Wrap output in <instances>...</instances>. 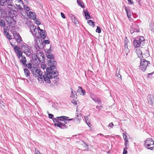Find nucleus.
I'll return each instance as SVG.
<instances>
[{
  "instance_id": "obj_1",
  "label": "nucleus",
  "mask_w": 154,
  "mask_h": 154,
  "mask_svg": "<svg viewBox=\"0 0 154 154\" xmlns=\"http://www.w3.org/2000/svg\"><path fill=\"white\" fill-rule=\"evenodd\" d=\"M47 63L49 67L46 68V72L44 74L38 69L34 65L32 66L31 69L33 75L35 77L38 76L39 81H43L46 83H50L51 82L56 85H57L59 82V78L58 77V72L54 69L57 68V62L54 60V57L53 55L51 53L46 54Z\"/></svg>"
},
{
  "instance_id": "obj_2",
  "label": "nucleus",
  "mask_w": 154,
  "mask_h": 154,
  "mask_svg": "<svg viewBox=\"0 0 154 154\" xmlns=\"http://www.w3.org/2000/svg\"><path fill=\"white\" fill-rule=\"evenodd\" d=\"M145 39L143 36H139L134 38L133 42V46L134 48L143 46L144 43Z\"/></svg>"
},
{
  "instance_id": "obj_3",
  "label": "nucleus",
  "mask_w": 154,
  "mask_h": 154,
  "mask_svg": "<svg viewBox=\"0 0 154 154\" xmlns=\"http://www.w3.org/2000/svg\"><path fill=\"white\" fill-rule=\"evenodd\" d=\"M38 48H37V47L35 46V51L36 53L38 54H40V57H39L37 56H36L35 60L37 61V63H39L41 62L44 63L45 62V56L43 53V52L41 51L40 50H38Z\"/></svg>"
},
{
  "instance_id": "obj_4",
  "label": "nucleus",
  "mask_w": 154,
  "mask_h": 154,
  "mask_svg": "<svg viewBox=\"0 0 154 154\" xmlns=\"http://www.w3.org/2000/svg\"><path fill=\"white\" fill-rule=\"evenodd\" d=\"M5 20L11 28L10 29L13 30H14L16 22L14 19L9 16H7L5 17Z\"/></svg>"
},
{
  "instance_id": "obj_5",
  "label": "nucleus",
  "mask_w": 154,
  "mask_h": 154,
  "mask_svg": "<svg viewBox=\"0 0 154 154\" xmlns=\"http://www.w3.org/2000/svg\"><path fill=\"white\" fill-rule=\"evenodd\" d=\"M144 145L146 148L150 150H152L154 148V141L152 138H148L146 140Z\"/></svg>"
},
{
  "instance_id": "obj_6",
  "label": "nucleus",
  "mask_w": 154,
  "mask_h": 154,
  "mask_svg": "<svg viewBox=\"0 0 154 154\" xmlns=\"http://www.w3.org/2000/svg\"><path fill=\"white\" fill-rule=\"evenodd\" d=\"M150 64L149 61L146 60L144 59H142L140 60V67L143 71H145L147 67Z\"/></svg>"
},
{
  "instance_id": "obj_7",
  "label": "nucleus",
  "mask_w": 154,
  "mask_h": 154,
  "mask_svg": "<svg viewBox=\"0 0 154 154\" xmlns=\"http://www.w3.org/2000/svg\"><path fill=\"white\" fill-rule=\"evenodd\" d=\"M21 49L23 52L25 53L27 56L31 55L32 53V51L30 47L27 45H22L21 46Z\"/></svg>"
},
{
  "instance_id": "obj_8",
  "label": "nucleus",
  "mask_w": 154,
  "mask_h": 154,
  "mask_svg": "<svg viewBox=\"0 0 154 154\" xmlns=\"http://www.w3.org/2000/svg\"><path fill=\"white\" fill-rule=\"evenodd\" d=\"M30 31L34 37L38 38L39 36V30L36 29V27L34 25H32L30 26Z\"/></svg>"
},
{
  "instance_id": "obj_9",
  "label": "nucleus",
  "mask_w": 154,
  "mask_h": 154,
  "mask_svg": "<svg viewBox=\"0 0 154 154\" xmlns=\"http://www.w3.org/2000/svg\"><path fill=\"white\" fill-rule=\"evenodd\" d=\"M140 29L139 26L136 24L134 23L132 25V26L130 29V32L131 33H133L134 32H139Z\"/></svg>"
},
{
  "instance_id": "obj_10",
  "label": "nucleus",
  "mask_w": 154,
  "mask_h": 154,
  "mask_svg": "<svg viewBox=\"0 0 154 154\" xmlns=\"http://www.w3.org/2000/svg\"><path fill=\"white\" fill-rule=\"evenodd\" d=\"M34 42L35 44V46L37 47V48H38V50H40L41 49H42L43 48V46L42 45H41V44L42 45V43L41 42H38V41L39 42H40V41L38 40V39L39 38V36L38 38H37V37H34Z\"/></svg>"
},
{
  "instance_id": "obj_11",
  "label": "nucleus",
  "mask_w": 154,
  "mask_h": 154,
  "mask_svg": "<svg viewBox=\"0 0 154 154\" xmlns=\"http://www.w3.org/2000/svg\"><path fill=\"white\" fill-rule=\"evenodd\" d=\"M13 34L14 38L16 39L17 42L20 43L22 40L19 33L16 31H13Z\"/></svg>"
},
{
  "instance_id": "obj_12",
  "label": "nucleus",
  "mask_w": 154,
  "mask_h": 154,
  "mask_svg": "<svg viewBox=\"0 0 154 154\" xmlns=\"http://www.w3.org/2000/svg\"><path fill=\"white\" fill-rule=\"evenodd\" d=\"M147 99L148 103L153 106L154 103V97L152 94H149L147 96Z\"/></svg>"
},
{
  "instance_id": "obj_13",
  "label": "nucleus",
  "mask_w": 154,
  "mask_h": 154,
  "mask_svg": "<svg viewBox=\"0 0 154 154\" xmlns=\"http://www.w3.org/2000/svg\"><path fill=\"white\" fill-rule=\"evenodd\" d=\"M54 125L55 126H57L61 129H64L67 128H68V126L66 125V124H63L60 122L57 123H55Z\"/></svg>"
},
{
  "instance_id": "obj_14",
  "label": "nucleus",
  "mask_w": 154,
  "mask_h": 154,
  "mask_svg": "<svg viewBox=\"0 0 154 154\" xmlns=\"http://www.w3.org/2000/svg\"><path fill=\"white\" fill-rule=\"evenodd\" d=\"M81 119L78 114L76 115V116L74 118L68 119H67V120L68 121L73 120L76 123H79L80 122Z\"/></svg>"
},
{
  "instance_id": "obj_15",
  "label": "nucleus",
  "mask_w": 154,
  "mask_h": 154,
  "mask_svg": "<svg viewBox=\"0 0 154 154\" xmlns=\"http://www.w3.org/2000/svg\"><path fill=\"white\" fill-rule=\"evenodd\" d=\"M46 32L45 30H40V32H39V36H40L43 39L45 38L46 37Z\"/></svg>"
},
{
  "instance_id": "obj_16",
  "label": "nucleus",
  "mask_w": 154,
  "mask_h": 154,
  "mask_svg": "<svg viewBox=\"0 0 154 154\" xmlns=\"http://www.w3.org/2000/svg\"><path fill=\"white\" fill-rule=\"evenodd\" d=\"M77 92L80 93L81 95H84L85 94V91L83 90L82 87L80 86L78 87V89L77 91Z\"/></svg>"
},
{
  "instance_id": "obj_17",
  "label": "nucleus",
  "mask_w": 154,
  "mask_h": 154,
  "mask_svg": "<svg viewBox=\"0 0 154 154\" xmlns=\"http://www.w3.org/2000/svg\"><path fill=\"white\" fill-rule=\"evenodd\" d=\"M91 97L92 100L96 103H97L100 104H101V101L99 98H98L96 97H94V96H92Z\"/></svg>"
},
{
  "instance_id": "obj_18",
  "label": "nucleus",
  "mask_w": 154,
  "mask_h": 154,
  "mask_svg": "<svg viewBox=\"0 0 154 154\" xmlns=\"http://www.w3.org/2000/svg\"><path fill=\"white\" fill-rule=\"evenodd\" d=\"M29 14L28 15L30 16V18L32 19L35 20L36 19V16L34 12L30 11L29 12Z\"/></svg>"
},
{
  "instance_id": "obj_19",
  "label": "nucleus",
  "mask_w": 154,
  "mask_h": 154,
  "mask_svg": "<svg viewBox=\"0 0 154 154\" xmlns=\"http://www.w3.org/2000/svg\"><path fill=\"white\" fill-rule=\"evenodd\" d=\"M26 58L24 56L22 57V58L20 60V62L22 63L23 66H24V65H26Z\"/></svg>"
},
{
  "instance_id": "obj_20",
  "label": "nucleus",
  "mask_w": 154,
  "mask_h": 154,
  "mask_svg": "<svg viewBox=\"0 0 154 154\" xmlns=\"http://www.w3.org/2000/svg\"><path fill=\"white\" fill-rule=\"evenodd\" d=\"M57 118L58 120L61 121H66L67 119L69 118V117L67 116H62L60 117H57Z\"/></svg>"
},
{
  "instance_id": "obj_21",
  "label": "nucleus",
  "mask_w": 154,
  "mask_h": 154,
  "mask_svg": "<svg viewBox=\"0 0 154 154\" xmlns=\"http://www.w3.org/2000/svg\"><path fill=\"white\" fill-rule=\"evenodd\" d=\"M71 95L70 96L72 98H76L77 94L75 91L73 90L72 88H71Z\"/></svg>"
},
{
  "instance_id": "obj_22",
  "label": "nucleus",
  "mask_w": 154,
  "mask_h": 154,
  "mask_svg": "<svg viewBox=\"0 0 154 154\" xmlns=\"http://www.w3.org/2000/svg\"><path fill=\"white\" fill-rule=\"evenodd\" d=\"M14 4L13 2H11V3H9L8 5V7L12 10L16 11L15 6H14Z\"/></svg>"
},
{
  "instance_id": "obj_23",
  "label": "nucleus",
  "mask_w": 154,
  "mask_h": 154,
  "mask_svg": "<svg viewBox=\"0 0 154 154\" xmlns=\"http://www.w3.org/2000/svg\"><path fill=\"white\" fill-rule=\"evenodd\" d=\"M24 74L26 77H29L30 75V73L28 69L27 68H25L24 69Z\"/></svg>"
},
{
  "instance_id": "obj_24",
  "label": "nucleus",
  "mask_w": 154,
  "mask_h": 154,
  "mask_svg": "<svg viewBox=\"0 0 154 154\" xmlns=\"http://www.w3.org/2000/svg\"><path fill=\"white\" fill-rule=\"evenodd\" d=\"M70 17L72 20L73 23L76 24L77 22H78V20L72 14H71L70 15Z\"/></svg>"
},
{
  "instance_id": "obj_25",
  "label": "nucleus",
  "mask_w": 154,
  "mask_h": 154,
  "mask_svg": "<svg viewBox=\"0 0 154 154\" xmlns=\"http://www.w3.org/2000/svg\"><path fill=\"white\" fill-rule=\"evenodd\" d=\"M8 0H0V5L1 6H4L7 5L9 3L7 2Z\"/></svg>"
},
{
  "instance_id": "obj_26",
  "label": "nucleus",
  "mask_w": 154,
  "mask_h": 154,
  "mask_svg": "<svg viewBox=\"0 0 154 154\" xmlns=\"http://www.w3.org/2000/svg\"><path fill=\"white\" fill-rule=\"evenodd\" d=\"M84 12L86 18V19H89L90 17L89 12L88 11H84Z\"/></svg>"
},
{
  "instance_id": "obj_27",
  "label": "nucleus",
  "mask_w": 154,
  "mask_h": 154,
  "mask_svg": "<svg viewBox=\"0 0 154 154\" xmlns=\"http://www.w3.org/2000/svg\"><path fill=\"white\" fill-rule=\"evenodd\" d=\"M89 116V115L88 116H84V118L88 126H89V125H90V122L88 118V116Z\"/></svg>"
},
{
  "instance_id": "obj_28",
  "label": "nucleus",
  "mask_w": 154,
  "mask_h": 154,
  "mask_svg": "<svg viewBox=\"0 0 154 154\" xmlns=\"http://www.w3.org/2000/svg\"><path fill=\"white\" fill-rule=\"evenodd\" d=\"M77 2L79 5L80 6L83 8H84V4L81 1L77 0Z\"/></svg>"
},
{
  "instance_id": "obj_29",
  "label": "nucleus",
  "mask_w": 154,
  "mask_h": 154,
  "mask_svg": "<svg viewBox=\"0 0 154 154\" xmlns=\"http://www.w3.org/2000/svg\"><path fill=\"white\" fill-rule=\"evenodd\" d=\"M0 26L1 27H5V21L0 18Z\"/></svg>"
},
{
  "instance_id": "obj_30",
  "label": "nucleus",
  "mask_w": 154,
  "mask_h": 154,
  "mask_svg": "<svg viewBox=\"0 0 154 154\" xmlns=\"http://www.w3.org/2000/svg\"><path fill=\"white\" fill-rule=\"evenodd\" d=\"M26 67L28 69H32V65L31 63H28L27 64H26V65L24 66Z\"/></svg>"
},
{
  "instance_id": "obj_31",
  "label": "nucleus",
  "mask_w": 154,
  "mask_h": 154,
  "mask_svg": "<svg viewBox=\"0 0 154 154\" xmlns=\"http://www.w3.org/2000/svg\"><path fill=\"white\" fill-rule=\"evenodd\" d=\"M5 10L3 9H0V14L1 17H4V14H5Z\"/></svg>"
},
{
  "instance_id": "obj_32",
  "label": "nucleus",
  "mask_w": 154,
  "mask_h": 154,
  "mask_svg": "<svg viewBox=\"0 0 154 154\" xmlns=\"http://www.w3.org/2000/svg\"><path fill=\"white\" fill-rule=\"evenodd\" d=\"M87 23L89 25L92 27L95 26V23L91 20H88Z\"/></svg>"
},
{
  "instance_id": "obj_33",
  "label": "nucleus",
  "mask_w": 154,
  "mask_h": 154,
  "mask_svg": "<svg viewBox=\"0 0 154 154\" xmlns=\"http://www.w3.org/2000/svg\"><path fill=\"white\" fill-rule=\"evenodd\" d=\"M118 69V68H117V69L116 70L115 75L118 78H120V79H121V76L119 74V70L118 72L117 71Z\"/></svg>"
},
{
  "instance_id": "obj_34",
  "label": "nucleus",
  "mask_w": 154,
  "mask_h": 154,
  "mask_svg": "<svg viewBox=\"0 0 154 154\" xmlns=\"http://www.w3.org/2000/svg\"><path fill=\"white\" fill-rule=\"evenodd\" d=\"M137 54L138 55V56L139 57H141L142 54V52L140 50H136Z\"/></svg>"
},
{
  "instance_id": "obj_35",
  "label": "nucleus",
  "mask_w": 154,
  "mask_h": 154,
  "mask_svg": "<svg viewBox=\"0 0 154 154\" xmlns=\"http://www.w3.org/2000/svg\"><path fill=\"white\" fill-rule=\"evenodd\" d=\"M14 51L16 53L21 50L20 48L17 46H15L14 48Z\"/></svg>"
},
{
  "instance_id": "obj_36",
  "label": "nucleus",
  "mask_w": 154,
  "mask_h": 154,
  "mask_svg": "<svg viewBox=\"0 0 154 154\" xmlns=\"http://www.w3.org/2000/svg\"><path fill=\"white\" fill-rule=\"evenodd\" d=\"M17 53V56H18L19 58H20V57L23 56H22L23 52L22 51H21V50L19 51Z\"/></svg>"
},
{
  "instance_id": "obj_37",
  "label": "nucleus",
  "mask_w": 154,
  "mask_h": 154,
  "mask_svg": "<svg viewBox=\"0 0 154 154\" xmlns=\"http://www.w3.org/2000/svg\"><path fill=\"white\" fill-rule=\"evenodd\" d=\"M125 9L126 13H127V14L128 17H129L131 15L130 11L128 10L127 9V8L126 7H125Z\"/></svg>"
},
{
  "instance_id": "obj_38",
  "label": "nucleus",
  "mask_w": 154,
  "mask_h": 154,
  "mask_svg": "<svg viewBox=\"0 0 154 154\" xmlns=\"http://www.w3.org/2000/svg\"><path fill=\"white\" fill-rule=\"evenodd\" d=\"M149 26H150V28H149L152 31V32L154 33V29L153 27V26H152V23H149Z\"/></svg>"
},
{
  "instance_id": "obj_39",
  "label": "nucleus",
  "mask_w": 154,
  "mask_h": 154,
  "mask_svg": "<svg viewBox=\"0 0 154 154\" xmlns=\"http://www.w3.org/2000/svg\"><path fill=\"white\" fill-rule=\"evenodd\" d=\"M101 30L99 26H97L96 30V32L100 33L101 32Z\"/></svg>"
},
{
  "instance_id": "obj_40",
  "label": "nucleus",
  "mask_w": 154,
  "mask_h": 154,
  "mask_svg": "<svg viewBox=\"0 0 154 154\" xmlns=\"http://www.w3.org/2000/svg\"><path fill=\"white\" fill-rule=\"evenodd\" d=\"M128 147H127V146H125V148H124V150L123 151V154H126L127 153V149L128 148Z\"/></svg>"
},
{
  "instance_id": "obj_41",
  "label": "nucleus",
  "mask_w": 154,
  "mask_h": 154,
  "mask_svg": "<svg viewBox=\"0 0 154 154\" xmlns=\"http://www.w3.org/2000/svg\"><path fill=\"white\" fill-rule=\"evenodd\" d=\"M127 43L128 42H127V41H125V50H126V51H127V50H128V46H127Z\"/></svg>"
},
{
  "instance_id": "obj_42",
  "label": "nucleus",
  "mask_w": 154,
  "mask_h": 154,
  "mask_svg": "<svg viewBox=\"0 0 154 154\" xmlns=\"http://www.w3.org/2000/svg\"><path fill=\"white\" fill-rule=\"evenodd\" d=\"M17 8V10L19 9L20 10H21L22 9V7H21V6L20 5H17L16 4H15Z\"/></svg>"
},
{
  "instance_id": "obj_43",
  "label": "nucleus",
  "mask_w": 154,
  "mask_h": 154,
  "mask_svg": "<svg viewBox=\"0 0 154 154\" xmlns=\"http://www.w3.org/2000/svg\"><path fill=\"white\" fill-rule=\"evenodd\" d=\"M57 118H53L52 119L54 122H55V123H57L59 121L58 120H57Z\"/></svg>"
},
{
  "instance_id": "obj_44",
  "label": "nucleus",
  "mask_w": 154,
  "mask_h": 154,
  "mask_svg": "<svg viewBox=\"0 0 154 154\" xmlns=\"http://www.w3.org/2000/svg\"><path fill=\"white\" fill-rule=\"evenodd\" d=\"M46 65L45 64H42L41 65V68L43 69H45L46 68Z\"/></svg>"
},
{
  "instance_id": "obj_45",
  "label": "nucleus",
  "mask_w": 154,
  "mask_h": 154,
  "mask_svg": "<svg viewBox=\"0 0 154 154\" xmlns=\"http://www.w3.org/2000/svg\"><path fill=\"white\" fill-rule=\"evenodd\" d=\"M125 146H127V144H128V139H127V140H125Z\"/></svg>"
},
{
  "instance_id": "obj_46",
  "label": "nucleus",
  "mask_w": 154,
  "mask_h": 154,
  "mask_svg": "<svg viewBox=\"0 0 154 154\" xmlns=\"http://www.w3.org/2000/svg\"><path fill=\"white\" fill-rule=\"evenodd\" d=\"M49 118L50 119H53L54 116V115L48 113Z\"/></svg>"
},
{
  "instance_id": "obj_47",
  "label": "nucleus",
  "mask_w": 154,
  "mask_h": 154,
  "mask_svg": "<svg viewBox=\"0 0 154 154\" xmlns=\"http://www.w3.org/2000/svg\"><path fill=\"white\" fill-rule=\"evenodd\" d=\"M35 152L36 154H41V153L39 151L38 149H35Z\"/></svg>"
},
{
  "instance_id": "obj_48",
  "label": "nucleus",
  "mask_w": 154,
  "mask_h": 154,
  "mask_svg": "<svg viewBox=\"0 0 154 154\" xmlns=\"http://www.w3.org/2000/svg\"><path fill=\"white\" fill-rule=\"evenodd\" d=\"M128 3L129 5H131L133 3V2L132 0H128Z\"/></svg>"
},
{
  "instance_id": "obj_49",
  "label": "nucleus",
  "mask_w": 154,
  "mask_h": 154,
  "mask_svg": "<svg viewBox=\"0 0 154 154\" xmlns=\"http://www.w3.org/2000/svg\"><path fill=\"white\" fill-rule=\"evenodd\" d=\"M43 42L46 44H49V41L48 40H44Z\"/></svg>"
},
{
  "instance_id": "obj_50",
  "label": "nucleus",
  "mask_w": 154,
  "mask_h": 154,
  "mask_svg": "<svg viewBox=\"0 0 154 154\" xmlns=\"http://www.w3.org/2000/svg\"><path fill=\"white\" fill-rule=\"evenodd\" d=\"M122 134H123V138L124 140H126L127 139H128L127 138V136L124 133H123Z\"/></svg>"
},
{
  "instance_id": "obj_51",
  "label": "nucleus",
  "mask_w": 154,
  "mask_h": 154,
  "mask_svg": "<svg viewBox=\"0 0 154 154\" xmlns=\"http://www.w3.org/2000/svg\"><path fill=\"white\" fill-rule=\"evenodd\" d=\"M4 34L5 35H7L9 33L6 31L5 30V27H4Z\"/></svg>"
},
{
  "instance_id": "obj_52",
  "label": "nucleus",
  "mask_w": 154,
  "mask_h": 154,
  "mask_svg": "<svg viewBox=\"0 0 154 154\" xmlns=\"http://www.w3.org/2000/svg\"><path fill=\"white\" fill-rule=\"evenodd\" d=\"M24 8L26 10V11H29V8L28 6H26V7L24 6Z\"/></svg>"
},
{
  "instance_id": "obj_53",
  "label": "nucleus",
  "mask_w": 154,
  "mask_h": 154,
  "mask_svg": "<svg viewBox=\"0 0 154 154\" xmlns=\"http://www.w3.org/2000/svg\"><path fill=\"white\" fill-rule=\"evenodd\" d=\"M7 38L9 39H11V35H9V33L6 35Z\"/></svg>"
},
{
  "instance_id": "obj_54",
  "label": "nucleus",
  "mask_w": 154,
  "mask_h": 154,
  "mask_svg": "<svg viewBox=\"0 0 154 154\" xmlns=\"http://www.w3.org/2000/svg\"><path fill=\"white\" fill-rule=\"evenodd\" d=\"M35 23L37 24V25H40L41 24V23L40 21L36 20L35 21Z\"/></svg>"
},
{
  "instance_id": "obj_55",
  "label": "nucleus",
  "mask_w": 154,
  "mask_h": 154,
  "mask_svg": "<svg viewBox=\"0 0 154 154\" xmlns=\"http://www.w3.org/2000/svg\"><path fill=\"white\" fill-rule=\"evenodd\" d=\"M154 72H153L151 73H148L147 74V75H148V77H149L150 76H151L154 74Z\"/></svg>"
},
{
  "instance_id": "obj_56",
  "label": "nucleus",
  "mask_w": 154,
  "mask_h": 154,
  "mask_svg": "<svg viewBox=\"0 0 154 154\" xmlns=\"http://www.w3.org/2000/svg\"><path fill=\"white\" fill-rule=\"evenodd\" d=\"M72 103H73L74 104L76 105L77 104V102L76 100H73L72 101Z\"/></svg>"
},
{
  "instance_id": "obj_57",
  "label": "nucleus",
  "mask_w": 154,
  "mask_h": 154,
  "mask_svg": "<svg viewBox=\"0 0 154 154\" xmlns=\"http://www.w3.org/2000/svg\"><path fill=\"white\" fill-rule=\"evenodd\" d=\"M61 16L64 19L65 18V17L64 14L62 12L61 13Z\"/></svg>"
},
{
  "instance_id": "obj_58",
  "label": "nucleus",
  "mask_w": 154,
  "mask_h": 154,
  "mask_svg": "<svg viewBox=\"0 0 154 154\" xmlns=\"http://www.w3.org/2000/svg\"><path fill=\"white\" fill-rule=\"evenodd\" d=\"M114 125L112 123V122L110 123L109 125L108 126L109 127H112V126H113Z\"/></svg>"
},
{
  "instance_id": "obj_59",
  "label": "nucleus",
  "mask_w": 154,
  "mask_h": 154,
  "mask_svg": "<svg viewBox=\"0 0 154 154\" xmlns=\"http://www.w3.org/2000/svg\"><path fill=\"white\" fill-rule=\"evenodd\" d=\"M96 108L97 109L100 108V109H101L102 108V106H97L96 107Z\"/></svg>"
},
{
  "instance_id": "obj_60",
  "label": "nucleus",
  "mask_w": 154,
  "mask_h": 154,
  "mask_svg": "<svg viewBox=\"0 0 154 154\" xmlns=\"http://www.w3.org/2000/svg\"><path fill=\"white\" fill-rule=\"evenodd\" d=\"M5 105L4 104H3L1 106V107L2 109H3L4 108H5Z\"/></svg>"
},
{
  "instance_id": "obj_61",
  "label": "nucleus",
  "mask_w": 154,
  "mask_h": 154,
  "mask_svg": "<svg viewBox=\"0 0 154 154\" xmlns=\"http://www.w3.org/2000/svg\"><path fill=\"white\" fill-rule=\"evenodd\" d=\"M16 1L19 3L21 2L22 3H23V2L21 0H16Z\"/></svg>"
},
{
  "instance_id": "obj_62",
  "label": "nucleus",
  "mask_w": 154,
  "mask_h": 154,
  "mask_svg": "<svg viewBox=\"0 0 154 154\" xmlns=\"http://www.w3.org/2000/svg\"><path fill=\"white\" fill-rule=\"evenodd\" d=\"M36 29H38V30H39V31H40V30H42V29H40L39 27L38 26L37 28H36Z\"/></svg>"
},
{
  "instance_id": "obj_63",
  "label": "nucleus",
  "mask_w": 154,
  "mask_h": 154,
  "mask_svg": "<svg viewBox=\"0 0 154 154\" xmlns=\"http://www.w3.org/2000/svg\"><path fill=\"white\" fill-rule=\"evenodd\" d=\"M10 44H11V46H12V47L14 48V47H15V46H14V45L13 44L11 43Z\"/></svg>"
},
{
  "instance_id": "obj_64",
  "label": "nucleus",
  "mask_w": 154,
  "mask_h": 154,
  "mask_svg": "<svg viewBox=\"0 0 154 154\" xmlns=\"http://www.w3.org/2000/svg\"><path fill=\"white\" fill-rule=\"evenodd\" d=\"M141 0H136V1L137 2H140Z\"/></svg>"
}]
</instances>
